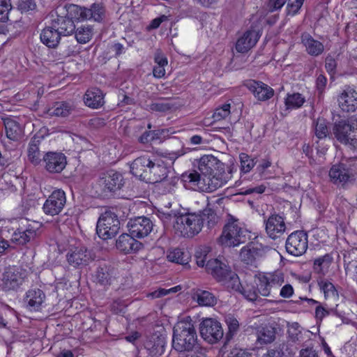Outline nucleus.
<instances>
[{
    "label": "nucleus",
    "mask_w": 357,
    "mask_h": 357,
    "mask_svg": "<svg viewBox=\"0 0 357 357\" xmlns=\"http://www.w3.org/2000/svg\"><path fill=\"white\" fill-rule=\"evenodd\" d=\"M197 172L183 175L188 187L202 191L213 192L225 185L231 178L232 170L211 155L202 156L198 162Z\"/></svg>",
    "instance_id": "f257e3e1"
},
{
    "label": "nucleus",
    "mask_w": 357,
    "mask_h": 357,
    "mask_svg": "<svg viewBox=\"0 0 357 357\" xmlns=\"http://www.w3.org/2000/svg\"><path fill=\"white\" fill-rule=\"evenodd\" d=\"M197 343V333L192 322L188 317L180 320L174 327L172 346L179 352L192 349Z\"/></svg>",
    "instance_id": "f03ea898"
},
{
    "label": "nucleus",
    "mask_w": 357,
    "mask_h": 357,
    "mask_svg": "<svg viewBox=\"0 0 357 357\" xmlns=\"http://www.w3.org/2000/svg\"><path fill=\"white\" fill-rule=\"evenodd\" d=\"M206 271L214 279L228 289H240L238 276L232 272L229 266L219 259H211L207 261Z\"/></svg>",
    "instance_id": "7ed1b4c3"
},
{
    "label": "nucleus",
    "mask_w": 357,
    "mask_h": 357,
    "mask_svg": "<svg viewBox=\"0 0 357 357\" xmlns=\"http://www.w3.org/2000/svg\"><path fill=\"white\" fill-rule=\"evenodd\" d=\"M249 234L250 231L243 222L237 219L231 218L224 226L219 242L224 246H238L247 241Z\"/></svg>",
    "instance_id": "20e7f679"
},
{
    "label": "nucleus",
    "mask_w": 357,
    "mask_h": 357,
    "mask_svg": "<svg viewBox=\"0 0 357 357\" xmlns=\"http://www.w3.org/2000/svg\"><path fill=\"white\" fill-rule=\"evenodd\" d=\"M69 16L78 22L91 21L101 23L106 16L105 8L102 4L94 3L89 8L70 3L67 7Z\"/></svg>",
    "instance_id": "39448f33"
},
{
    "label": "nucleus",
    "mask_w": 357,
    "mask_h": 357,
    "mask_svg": "<svg viewBox=\"0 0 357 357\" xmlns=\"http://www.w3.org/2000/svg\"><path fill=\"white\" fill-rule=\"evenodd\" d=\"M204 218L198 213H188L176 218L174 225L175 231L181 236L192 238L200 232Z\"/></svg>",
    "instance_id": "423d86ee"
},
{
    "label": "nucleus",
    "mask_w": 357,
    "mask_h": 357,
    "mask_svg": "<svg viewBox=\"0 0 357 357\" xmlns=\"http://www.w3.org/2000/svg\"><path fill=\"white\" fill-rule=\"evenodd\" d=\"M258 293L262 296H270L284 283V276L281 271L261 273L256 275Z\"/></svg>",
    "instance_id": "0eeeda50"
},
{
    "label": "nucleus",
    "mask_w": 357,
    "mask_h": 357,
    "mask_svg": "<svg viewBox=\"0 0 357 357\" xmlns=\"http://www.w3.org/2000/svg\"><path fill=\"white\" fill-rule=\"evenodd\" d=\"M119 229L120 221L114 213L106 211L101 214L96 225V232L100 238H112L118 234Z\"/></svg>",
    "instance_id": "6e6552de"
},
{
    "label": "nucleus",
    "mask_w": 357,
    "mask_h": 357,
    "mask_svg": "<svg viewBox=\"0 0 357 357\" xmlns=\"http://www.w3.org/2000/svg\"><path fill=\"white\" fill-rule=\"evenodd\" d=\"M333 133L340 143L355 146L357 144V122L340 121L334 125Z\"/></svg>",
    "instance_id": "1a4fd4ad"
},
{
    "label": "nucleus",
    "mask_w": 357,
    "mask_h": 357,
    "mask_svg": "<svg viewBox=\"0 0 357 357\" xmlns=\"http://www.w3.org/2000/svg\"><path fill=\"white\" fill-rule=\"evenodd\" d=\"M25 274L22 268L9 266L0 278V287L4 291H15L23 284Z\"/></svg>",
    "instance_id": "9d476101"
},
{
    "label": "nucleus",
    "mask_w": 357,
    "mask_h": 357,
    "mask_svg": "<svg viewBox=\"0 0 357 357\" xmlns=\"http://www.w3.org/2000/svg\"><path fill=\"white\" fill-rule=\"evenodd\" d=\"M202 337L210 344L216 343L223 337L221 324L213 318L204 319L199 327Z\"/></svg>",
    "instance_id": "9b49d317"
},
{
    "label": "nucleus",
    "mask_w": 357,
    "mask_h": 357,
    "mask_svg": "<svg viewBox=\"0 0 357 357\" xmlns=\"http://www.w3.org/2000/svg\"><path fill=\"white\" fill-rule=\"evenodd\" d=\"M328 175L333 184L344 187L354 179L355 173L350 165L340 162L331 167Z\"/></svg>",
    "instance_id": "f8f14e48"
},
{
    "label": "nucleus",
    "mask_w": 357,
    "mask_h": 357,
    "mask_svg": "<svg viewBox=\"0 0 357 357\" xmlns=\"http://www.w3.org/2000/svg\"><path fill=\"white\" fill-rule=\"evenodd\" d=\"M170 166L162 159L152 160L147 174L144 175V181L150 183H160L167 178L170 172Z\"/></svg>",
    "instance_id": "ddd939ff"
},
{
    "label": "nucleus",
    "mask_w": 357,
    "mask_h": 357,
    "mask_svg": "<svg viewBox=\"0 0 357 357\" xmlns=\"http://www.w3.org/2000/svg\"><path fill=\"white\" fill-rule=\"evenodd\" d=\"M66 204V196L63 190H54L45 202L43 210L48 215L54 216L59 215L63 209Z\"/></svg>",
    "instance_id": "4468645a"
},
{
    "label": "nucleus",
    "mask_w": 357,
    "mask_h": 357,
    "mask_svg": "<svg viewBox=\"0 0 357 357\" xmlns=\"http://www.w3.org/2000/svg\"><path fill=\"white\" fill-rule=\"evenodd\" d=\"M307 248V236L302 231L291 233L286 241V250L294 256H301Z\"/></svg>",
    "instance_id": "2eb2a0df"
},
{
    "label": "nucleus",
    "mask_w": 357,
    "mask_h": 357,
    "mask_svg": "<svg viewBox=\"0 0 357 357\" xmlns=\"http://www.w3.org/2000/svg\"><path fill=\"white\" fill-rule=\"evenodd\" d=\"M69 4L57 8V18L52 24L63 36L72 34L75 31V22H79L78 20L71 18L68 14L67 7Z\"/></svg>",
    "instance_id": "dca6fc26"
},
{
    "label": "nucleus",
    "mask_w": 357,
    "mask_h": 357,
    "mask_svg": "<svg viewBox=\"0 0 357 357\" xmlns=\"http://www.w3.org/2000/svg\"><path fill=\"white\" fill-rule=\"evenodd\" d=\"M66 259L70 266L78 268L89 264L93 260V256L84 246H73L68 251Z\"/></svg>",
    "instance_id": "f3484780"
},
{
    "label": "nucleus",
    "mask_w": 357,
    "mask_h": 357,
    "mask_svg": "<svg viewBox=\"0 0 357 357\" xmlns=\"http://www.w3.org/2000/svg\"><path fill=\"white\" fill-rule=\"evenodd\" d=\"M265 231L272 239L280 238L287 229L284 218L279 214L273 213L264 220Z\"/></svg>",
    "instance_id": "a211bd4d"
},
{
    "label": "nucleus",
    "mask_w": 357,
    "mask_h": 357,
    "mask_svg": "<svg viewBox=\"0 0 357 357\" xmlns=\"http://www.w3.org/2000/svg\"><path fill=\"white\" fill-rule=\"evenodd\" d=\"M128 227L132 236L142 238L151 232L153 224L149 218L142 216L130 220L128 223Z\"/></svg>",
    "instance_id": "6ab92c4d"
},
{
    "label": "nucleus",
    "mask_w": 357,
    "mask_h": 357,
    "mask_svg": "<svg viewBox=\"0 0 357 357\" xmlns=\"http://www.w3.org/2000/svg\"><path fill=\"white\" fill-rule=\"evenodd\" d=\"M98 184L103 192H114L123 186V176L114 170L107 171L101 174Z\"/></svg>",
    "instance_id": "aec40b11"
},
{
    "label": "nucleus",
    "mask_w": 357,
    "mask_h": 357,
    "mask_svg": "<svg viewBox=\"0 0 357 357\" xmlns=\"http://www.w3.org/2000/svg\"><path fill=\"white\" fill-rule=\"evenodd\" d=\"M260 37L259 29L252 26L246 31L237 40L236 50L237 52L244 53L250 50L257 43Z\"/></svg>",
    "instance_id": "412c9836"
},
{
    "label": "nucleus",
    "mask_w": 357,
    "mask_h": 357,
    "mask_svg": "<svg viewBox=\"0 0 357 357\" xmlns=\"http://www.w3.org/2000/svg\"><path fill=\"white\" fill-rule=\"evenodd\" d=\"M264 253L265 248L261 243L251 242L241 248L240 258L246 264H252Z\"/></svg>",
    "instance_id": "4be33fe9"
},
{
    "label": "nucleus",
    "mask_w": 357,
    "mask_h": 357,
    "mask_svg": "<svg viewBox=\"0 0 357 357\" xmlns=\"http://www.w3.org/2000/svg\"><path fill=\"white\" fill-rule=\"evenodd\" d=\"M45 169L50 173H59L66 166V157L61 153L50 152L43 156Z\"/></svg>",
    "instance_id": "5701e85b"
},
{
    "label": "nucleus",
    "mask_w": 357,
    "mask_h": 357,
    "mask_svg": "<svg viewBox=\"0 0 357 357\" xmlns=\"http://www.w3.org/2000/svg\"><path fill=\"white\" fill-rule=\"evenodd\" d=\"M36 235L37 229L31 225H29L25 227H20L17 229L12 234L10 241L17 245H24L34 239Z\"/></svg>",
    "instance_id": "b1692460"
},
{
    "label": "nucleus",
    "mask_w": 357,
    "mask_h": 357,
    "mask_svg": "<svg viewBox=\"0 0 357 357\" xmlns=\"http://www.w3.org/2000/svg\"><path fill=\"white\" fill-rule=\"evenodd\" d=\"M311 332L301 327L298 323L289 324L287 328V338L289 342L296 344L305 342L310 340Z\"/></svg>",
    "instance_id": "393cba45"
},
{
    "label": "nucleus",
    "mask_w": 357,
    "mask_h": 357,
    "mask_svg": "<svg viewBox=\"0 0 357 357\" xmlns=\"http://www.w3.org/2000/svg\"><path fill=\"white\" fill-rule=\"evenodd\" d=\"M135 238L130 234H121L116 240V248L124 253L138 251L142 248V244Z\"/></svg>",
    "instance_id": "a878e982"
},
{
    "label": "nucleus",
    "mask_w": 357,
    "mask_h": 357,
    "mask_svg": "<svg viewBox=\"0 0 357 357\" xmlns=\"http://www.w3.org/2000/svg\"><path fill=\"white\" fill-rule=\"evenodd\" d=\"M338 102L342 110L354 112L357 109V91L353 89H347L340 96Z\"/></svg>",
    "instance_id": "bb28decb"
},
{
    "label": "nucleus",
    "mask_w": 357,
    "mask_h": 357,
    "mask_svg": "<svg viewBox=\"0 0 357 357\" xmlns=\"http://www.w3.org/2000/svg\"><path fill=\"white\" fill-rule=\"evenodd\" d=\"M151 162L152 160L145 155L136 158L130 165L131 174L144 181V175L149 172Z\"/></svg>",
    "instance_id": "cd10ccee"
},
{
    "label": "nucleus",
    "mask_w": 357,
    "mask_h": 357,
    "mask_svg": "<svg viewBox=\"0 0 357 357\" xmlns=\"http://www.w3.org/2000/svg\"><path fill=\"white\" fill-rule=\"evenodd\" d=\"M248 88L259 100H266L273 97V89L267 84L252 80L248 83Z\"/></svg>",
    "instance_id": "c85d7f7f"
},
{
    "label": "nucleus",
    "mask_w": 357,
    "mask_h": 357,
    "mask_svg": "<svg viewBox=\"0 0 357 357\" xmlns=\"http://www.w3.org/2000/svg\"><path fill=\"white\" fill-rule=\"evenodd\" d=\"M62 34L52 24V26L45 28L40 33L41 42L48 47H56Z\"/></svg>",
    "instance_id": "c756f323"
},
{
    "label": "nucleus",
    "mask_w": 357,
    "mask_h": 357,
    "mask_svg": "<svg viewBox=\"0 0 357 357\" xmlns=\"http://www.w3.org/2000/svg\"><path fill=\"white\" fill-rule=\"evenodd\" d=\"M85 105L93 109H98L104 105V94L98 88L88 89L84 96Z\"/></svg>",
    "instance_id": "7c9ffc66"
},
{
    "label": "nucleus",
    "mask_w": 357,
    "mask_h": 357,
    "mask_svg": "<svg viewBox=\"0 0 357 357\" xmlns=\"http://www.w3.org/2000/svg\"><path fill=\"white\" fill-rule=\"evenodd\" d=\"M192 298L199 306L213 307L217 304L218 298L211 292L200 289H195Z\"/></svg>",
    "instance_id": "2f4dec72"
},
{
    "label": "nucleus",
    "mask_w": 357,
    "mask_h": 357,
    "mask_svg": "<svg viewBox=\"0 0 357 357\" xmlns=\"http://www.w3.org/2000/svg\"><path fill=\"white\" fill-rule=\"evenodd\" d=\"M6 137L13 141L18 140L22 135V128L18 122L12 118L3 119Z\"/></svg>",
    "instance_id": "473e14b6"
},
{
    "label": "nucleus",
    "mask_w": 357,
    "mask_h": 357,
    "mask_svg": "<svg viewBox=\"0 0 357 357\" xmlns=\"http://www.w3.org/2000/svg\"><path fill=\"white\" fill-rule=\"evenodd\" d=\"M275 328L273 326H260L257 329V341L260 344L271 343L275 340Z\"/></svg>",
    "instance_id": "72a5a7b5"
},
{
    "label": "nucleus",
    "mask_w": 357,
    "mask_h": 357,
    "mask_svg": "<svg viewBox=\"0 0 357 357\" xmlns=\"http://www.w3.org/2000/svg\"><path fill=\"white\" fill-rule=\"evenodd\" d=\"M302 43L305 46L307 52L311 56H316L324 52V45L321 42L314 39L309 34H303L302 36Z\"/></svg>",
    "instance_id": "f704fd0d"
},
{
    "label": "nucleus",
    "mask_w": 357,
    "mask_h": 357,
    "mask_svg": "<svg viewBox=\"0 0 357 357\" xmlns=\"http://www.w3.org/2000/svg\"><path fill=\"white\" fill-rule=\"evenodd\" d=\"M305 101V97L300 93H288L284 98V112L301 108Z\"/></svg>",
    "instance_id": "c9c22d12"
},
{
    "label": "nucleus",
    "mask_w": 357,
    "mask_h": 357,
    "mask_svg": "<svg viewBox=\"0 0 357 357\" xmlns=\"http://www.w3.org/2000/svg\"><path fill=\"white\" fill-rule=\"evenodd\" d=\"M45 294L39 289H31L26 293V302L31 310H38L43 303Z\"/></svg>",
    "instance_id": "e433bc0d"
},
{
    "label": "nucleus",
    "mask_w": 357,
    "mask_h": 357,
    "mask_svg": "<svg viewBox=\"0 0 357 357\" xmlns=\"http://www.w3.org/2000/svg\"><path fill=\"white\" fill-rule=\"evenodd\" d=\"M167 258L171 262L186 265L190 261V256L188 252L175 248L168 251Z\"/></svg>",
    "instance_id": "4c0bfd02"
},
{
    "label": "nucleus",
    "mask_w": 357,
    "mask_h": 357,
    "mask_svg": "<svg viewBox=\"0 0 357 357\" xmlns=\"http://www.w3.org/2000/svg\"><path fill=\"white\" fill-rule=\"evenodd\" d=\"M318 284L326 299L338 300V292L332 282L327 280H321L318 282Z\"/></svg>",
    "instance_id": "58836bf2"
},
{
    "label": "nucleus",
    "mask_w": 357,
    "mask_h": 357,
    "mask_svg": "<svg viewBox=\"0 0 357 357\" xmlns=\"http://www.w3.org/2000/svg\"><path fill=\"white\" fill-rule=\"evenodd\" d=\"M27 155L29 160L33 165H38L42 159V153L39 148V141L31 140L28 146Z\"/></svg>",
    "instance_id": "ea45409f"
},
{
    "label": "nucleus",
    "mask_w": 357,
    "mask_h": 357,
    "mask_svg": "<svg viewBox=\"0 0 357 357\" xmlns=\"http://www.w3.org/2000/svg\"><path fill=\"white\" fill-rule=\"evenodd\" d=\"M93 28L91 25H82L75 31V38L82 44L88 43L93 37Z\"/></svg>",
    "instance_id": "a19ab883"
},
{
    "label": "nucleus",
    "mask_w": 357,
    "mask_h": 357,
    "mask_svg": "<svg viewBox=\"0 0 357 357\" xmlns=\"http://www.w3.org/2000/svg\"><path fill=\"white\" fill-rule=\"evenodd\" d=\"M211 252V248L207 245H201L197 248L195 252L196 263L199 267H205L208 259V254Z\"/></svg>",
    "instance_id": "79ce46f5"
},
{
    "label": "nucleus",
    "mask_w": 357,
    "mask_h": 357,
    "mask_svg": "<svg viewBox=\"0 0 357 357\" xmlns=\"http://www.w3.org/2000/svg\"><path fill=\"white\" fill-rule=\"evenodd\" d=\"M71 106L65 102H56L50 107L47 113L50 116H66L70 114Z\"/></svg>",
    "instance_id": "37998d69"
},
{
    "label": "nucleus",
    "mask_w": 357,
    "mask_h": 357,
    "mask_svg": "<svg viewBox=\"0 0 357 357\" xmlns=\"http://www.w3.org/2000/svg\"><path fill=\"white\" fill-rule=\"evenodd\" d=\"M331 260L332 258L328 255L316 259L314 261V271L319 273L325 274L330 266Z\"/></svg>",
    "instance_id": "c03bdc74"
},
{
    "label": "nucleus",
    "mask_w": 357,
    "mask_h": 357,
    "mask_svg": "<svg viewBox=\"0 0 357 357\" xmlns=\"http://www.w3.org/2000/svg\"><path fill=\"white\" fill-rule=\"evenodd\" d=\"M171 174V176H168L167 178L160 183L164 193H173L177 188L179 179L177 176L173 175L174 174Z\"/></svg>",
    "instance_id": "a18cd8bd"
},
{
    "label": "nucleus",
    "mask_w": 357,
    "mask_h": 357,
    "mask_svg": "<svg viewBox=\"0 0 357 357\" xmlns=\"http://www.w3.org/2000/svg\"><path fill=\"white\" fill-rule=\"evenodd\" d=\"M181 289L180 285L175 286L169 289L160 288L154 291L147 294L146 296L151 298H157L165 296L169 294L176 293Z\"/></svg>",
    "instance_id": "49530a36"
},
{
    "label": "nucleus",
    "mask_w": 357,
    "mask_h": 357,
    "mask_svg": "<svg viewBox=\"0 0 357 357\" xmlns=\"http://www.w3.org/2000/svg\"><path fill=\"white\" fill-rule=\"evenodd\" d=\"M315 135L319 139H323L328 135V129L326 121L324 119H318L315 124Z\"/></svg>",
    "instance_id": "de8ad7c7"
},
{
    "label": "nucleus",
    "mask_w": 357,
    "mask_h": 357,
    "mask_svg": "<svg viewBox=\"0 0 357 357\" xmlns=\"http://www.w3.org/2000/svg\"><path fill=\"white\" fill-rule=\"evenodd\" d=\"M230 109L231 105L229 103L225 104L222 106L217 108L212 116L213 121H220L225 119L230 114Z\"/></svg>",
    "instance_id": "09e8293b"
},
{
    "label": "nucleus",
    "mask_w": 357,
    "mask_h": 357,
    "mask_svg": "<svg viewBox=\"0 0 357 357\" xmlns=\"http://www.w3.org/2000/svg\"><path fill=\"white\" fill-rule=\"evenodd\" d=\"M225 322L228 327L227 335L231 337L238 331L239 322L232 314H228L225 317Z\"/></svg>",
    "instance_id": "8fccbe9b"
},
{
    "label": "nucleus",
    "mask_w": 357,
    "mask_h": 357,
    "mask_svg": "<svg viewBox=\"0 0 357 357\" xmlns=\"http://www.w3.org/2000/svg\"><path fill=\"white\" fill-rule=\"evenodd\" d=\"M239 158L241 170L243 172H249L255 166V163L254 160L252 159L248 154L242 153L240 154Z\"/></svg>",
    "instance_id": "3c124183"
},
{
    "label": "nucleus",
    "mask_w": 357,
    "mask_h": 357,
    "mask_svg": "<svg viewBox=\"0 0 357 357\" xmlns=\"http://www.w3.org/2000/svg\"><path fill=\"white\" fill-rule=\"evenodd\" d=\"M232 290L235 291L240 292L242 295H243V296L246 299H248V301H256L258 297V295H257L258 291H257L256 290H255L253 289V287H250L248 285L243 287L241 284L240 289H238V290L232 289Z\"/></svg>",
    "instance_id": "603ef678"
},
{
    "label": "nucleus",
    "mask_w": 357,
    "mask_h": 357,
    "mask_svg": "<svg viewBox=\"0 0 357 357\" xmlns=\"http://www.w3.org/2000/svg\"><path fill=\"white\" fill-rule=\"evenodd\" d=\"M204 218V222L206 221L208 227L213 226L218 220L216 213L210 208H205L202 213H199Z\"/></svg>",
    "instance_id": "864d4df0"
},
{
    "label": "nucleus",
    "mask_w": 357,
    "mask_h": 357,
    "mask_svg": "<svg viewBox=\"0 0 357 357\" xmlns=\"http://www.w3.org/2000/svg\"><path fill=\"white\" fill-rule=\"evenodd\" d=\"M96 278L102 284H109L112 275L109 268L107 266L99 268L97 271Z\"/></svg>",
    "instance_id": "5fc2aeb1"
},
{
    "label": "nucleus",
    "mask_w": 357,
    "mask_h": 357,
    "mask_svg": "<svg viewBox=\"0 0 357 357\" xmlns=\"http://www.w3.org/2000/svg\"><path fill=\"white\" fill-rule=\"evenodd\" d=\"M10 10V0H0V20L4 23L8 20V13Z\"/></svg>",
    "instance_id": "6e6d98bb"
},
{
    "label": "nucleus",
    "mask_w": 357,
    "mask_h": 357,
    "mask_svg": "<svg viewBox=\"0 0 357 357\" xmlns=\"http://www.w3.org/2000/svg\"><path fill=\"white\" fill-rule=\"evenodd\" d=\"M304 0H289L287 5L288 15H295L297 14L301 8Z\"/></svg>",
    "instance_id": "4d7b16f0"
},
{
    "label": "nucleus",
    "mask_w": 357,
    "mask_h": 357,
    "mask_svg": "<svg viewBox=\"0 0 357 357\" xmlns=\"http://www.w3.org/2000/svg\"><path fill=\"white\" fill-rule=\"evenodd\" d=\"M17 6L22 12H27L36 8V3L33 0H18Z\"/></svg>",
    "instance_id": "13d9d810"
},
{
    "label": "nucleus",
    "mask_w": 357,
    "mask_h": 357,
    "mask_svg": "<svg viewBox=\"0 0 357 357\" xmlns=\"http://www.w3.org/2000/svg\"><path fill=\"white\" fill-rule=\"evenodd\" d=\"M298 357H319V354L312 347L305 346L299 351Z\"/></svg>",
    "instance_id": "bf43d9fd"
},
{
    "label": "nucleus",
    "mask_w": 357,
    "mask_h": 357,
    "mask_svg": "<svg viewBox=\"0 0 357 357\" xmlns=\"http://www.w3.org/2000/svg\"><path fill=\"white\" fill-rule=\"evenodd\" d=\"M155 66H167L168 60L167 56L160 50H157L154 55Z\"/></svg>",
    "instance_id": "052dcab7"
},
{
    "label": "nucleus",
    "mask_w": 357,
    "mask_h": 357,
    "mask_svg": "<svg viewBox=\"0 0 357 357\" xmlns=\"http://www.w3.org/2000/svg\"><path fill=\"white\" fill-rule=\"evenodd\" d=\"M294 293L293 287L290 284H286L282 287L280 291V296L284 298H289Z\"/></svg>",
    "instance_id": "680f3d73"
},
{
    "label": "nucleus",
    "mask_w": 357,
    "mask_h": 357,
    "mask_svg": "<svg viewBox=\"0 0 357 357\" xmlns=\"http://www.w3.org/2000/svg\"><path fill=\"white\" fill-rule=\"evenodd\" d=\"M167 20H168V17L167 15H162L161 16L153 19L151 22V23L149 25L148 28H149V29H157V28H158L160 26L161 23H162L163 22L167 21Z\"/></svg>",
    "instance_id": "e2e57ef3"
},
{
    "label": "nucleus",
    "mask_w": 357,
    "mask_h": 357,
    "mask_svg": "<svg viewBox=\"0 0 357 357\" xmlns=\"http://www.w3.org/2000/svg\"><path fill=\"white\" fill-rule=\"evenodd\" d=\"M155 132L152 131H147L143 133L139 138V142L142 144H146L154 139Z\"/></svg>",
    "instance_id": "0e129e2a"
},
{
    "label": "nucleus",
    "mask_w": 357,
    "mask_h": 357,
    "mask_svg": "<svg viewBox=\"0 0 357 357\" xmlns=\"http://www.w3.org/2000/svg\"><path fill=\"white\" fill-rule=\"evenodd\" d=\"M336 61L332 57H327L326 59V68L329 73H333L336 68Z\"/></svg>",
    "instance_id": "69168bd1"
},
{
    "label": "nucleus",
    "mask_w": 357,
    "mask_h": 357,
    "mask_svg": "<svg viewBox=\"0 0 357 357\" xmlns=\"http://www.w3.org/2000/svg\"><path fill=\"white\" fill-rule=\"evenodd\" d=\"M165 67L160 66H155L153 70V75L155 78H162L165 75Z\"/></svg>",
    "instance_id": "338daca9"
},
{
    "label": "nucleus",
    "mask_w": 357,
    "mask_h": 357,
    "mask_svg": "<svg viewBox=\"0 0 357 357\" xmlns=\"http://www.w3.org/2000/svg\"><path fill=\"white\" fill-rule=\"evenodd\" d=\"M271 162L268 159H263L257 167V169L261 174H264L266 169L270 167Z\"/></svg>",
    "instance_id": "774afa93"
}]
</instances>
